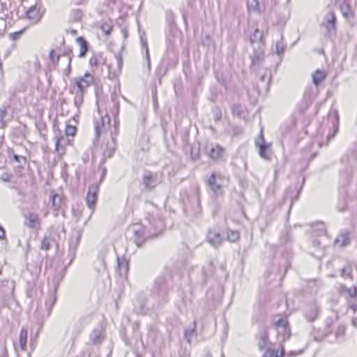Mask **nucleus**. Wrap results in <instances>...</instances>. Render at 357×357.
<instances>
[{
  "mask_svg": "<svg viewBox=\"0 0 357 357\" xmlns=\"http://www.w3.org/2000/svg\"><path fill=\"white\" fill-rule=\"evenodd\" d=\"M112 101L113 107L110 109V112L114 118V127L110 130L109 133L107 130L110 125V117L106 114L102 116L100 121H95V137L94 142H98L101 135H104V142L102 143V158L101 163H104L105 160L113 156L116 150V137L119 133L120 120L119 119V114L120 109V103L118 100L117 95H112Z\"/></svg>",
  "mask_w": 357,
  "mask_h": 357,
  "instance_id": "f257e3e1",
  "label": "nucleus"
},
{
  "mask_svg": "<svg viewBox=\"0 0 357 357\" xmlns=\"http://www.w3.org/2000/svg\"><path fill=\"white\" fill-rule=\"evenodd\" d=\"M178 200L185 213H192L193 215L200 213V188L199 185H193L189 189L181 190Z\"/></svg>",
  "mask_w": 357,
  "mask_h": 357,
  "instance_id": "f03ea898",
  "label": "nucleus"
},
{
  "mask_svg": "<svg viewBox=\"0 0 357 357\" xmlns=\"http://www.w3.org/2000/svg\"><path fill=\"white\" fill-rule=\"evenodd\" d=\"M169 289V278L161 275L155 281L153 294L158 297L159 302L165 303L167 301Z\"/></svg>",
  "mask_w": 357,
  "mask_h": 357,
  "instance_id": "7ed1b4c3",
  "label": "nucleus"
},
{
  "mask_svg": "<svg viewBox=\"0 0 357 357\" xmlns=\"http://www.w3.org/2000/svg\"><path fill=\"white\" fill-rule=\"evenodd\" d=\"M221 180L222 177L220 174L212 173L206 181V185L212 192L211 197L214 200L223 195Z\"/></svg>",
  "mask_w": 357,
  "mask_h": 357,
  "instance_id": "20e7f679",
  "label": "nucleus"
},
{
  "mask_svg": "<svg viewBox=\"0 0 357 357\" xmlns=\"http://www.w3.org/2000/svg\"><path fill=\"white\" fill-rule=\"evenodd\" d=\"M150 237L146 228L142 225H136L133 227V238L137 247H140L144 242Z\"/></svg>",
  "mask_w": 357,
  "mask_h": 357,
  "instance_id": "39448f33",
  "label": "nucleus"
},
{
  "mask_svg": "<svg viewBox=\"0 0 357 357\" xmlns=\"http://www.w3.org/2000/svg\"><path fill=\"white\" fill-rule=\"evenodd\" d=\"M275 328L278 331L279 336L282 337L281 341L283 342L289 338L291 335L290 328L288 326L287 318L281 317L275 324Z\"/></svg>",
  "mask_w": 357,
  "mask_h": 357,
  "instance_id": "423d86ee",
  "label": "nucleus"
},
{
  "mask_svg": "<svg viewBox=\"0 0 357 357\" xmlns=\"http://www.w3.org/2000/svg\"><path fill=\"white\" fill-rule=\"evenodd\" d=\"M41 220L38 214L28 212L24 214V225L29 229L38 230L40 229Z\"/></svg>",
  "mask_w": 357,
  "mask_h": 357,
  "instance_id": "0eeeda50",
  "label": "nucleus"
},
{
  "mask_svg": "<svg viewBox=\"0 0 357 357\" xmlns=\"http://www.w3.org/2000/svg\"><path fill=\"white\" fill-rule=\"evenodd\" d=\"M99 192V185L98 184L91 185L89 188L86 201L88 207L93 211L96 207L98 193Z\"/></svg>",
  "mask_w": 357,
  "mask_h": 357,
  "instance_id": "6e6552de",
  "label": "nucleus"
},
{
  "mask_svg": "<svg viewBox=\"0 0 357 357\" xmlns=\"http://www.w3.org/2000/svg\"><path fill=\"white\" fill-rule=\"evenodd\" d=\"M206 150L207 155L214 160H220L225 153L224 149L218 144H207Z\"/></svg>",
  "mask_w": 357,
  "mask_h": 357,
  "instance_id": "1a4fd4ad",
  "label": "nucleus"
},
{
  "mask_svg": "<svg viewBox=\"0 0 357 357\" xmlns=\"http://www.w3.org/2000/svg\"><path fill=\"white\" fill-rule=\"evenodd\" d=\"M336 17L334 11L329 9L328 13L324 16L322 22V25L326 28L328 33H331L335 29Z\"/></svg>",
  "mask_w": 357,
  "mask_h": 357,
  "instance_id": "9d476101",
  "label": "nucleus"
},
{
  "mask_svg": "<svg viewBox=\"0 0 357 357\" xmlns=\"http://www.w3.org/2000/svg\"><path fill=\"white\" fill-rule=\"evenodd\" d=\"M93 77L89 73H86L82 77L76 78L74 80L75 85L78 88L79 91L85 92V89L93 82Z\"/></svg>",
  "mask_w": 357,
  "mask_h": 357,
  "instance_id": "9b49d317",
  "label": "nucleus"
},
{
  "mask_svg": "<svg viewBox=\"0 0 357 357\" xmlns=\"http://www.w3.org/2000/svg\"><path fill=\"white\" fill-rule=\"evenodd\" d=\"M206 239L208 243L215 248L220 246L223 241L219 231L215 229L208 230Z\"/></svg>",
  "mask_w": 357,
  "mask_h": 357,
  "instance_id": "f8f14e48",
  "label": "nucleus"
},
{
  "mask_svg": "<svg viewBox=\"0 0 357 357\" xmlns=\"http://www.w3.org/2000/svg\"><path fill=\"white\" fill-rule=\"evenodd\" d=\"M255 146L259 149V154L261 158L266 160H270L271 158V145L266 142H260L255 140Z\"/></svg>",
  "mask_w": 357,
  "mask_h": 357,
  "instance_id": "ddd939ff",
  "label": "nucleus"
},
{
  "mask_svg": "<svg viewBox=\"0 0 357 357\" xmlns=\"http://www.w3.org/2000/svg\"><path fill=\"white\" fill-rule=\"evenodd\" d=\"M351 242L350 234L347 231H341L336 237L334 245L337 248H344L347 246Z\"/></svg>",
  "mask_w": 357,
  "mask_h": 357,
  "instance_id": "4468645a",
  "label": "nucleus"
},
{
  "mask_svg": "<svg viewBox=\"0 0 357 357\" xmlns=\"http://www.w3.org/2000/svg\"><path fill=\"white\" fill-rule=\"evenodd\" d=\"M357 268V264L354 261H347L340 270V275L344 279L353 280V271Z\"/></svg>",
  "mask_w": 357,
  "mask_h": 357,
  "instance_id": "2eb2a0df",
  "label": "nucleus"
},
{
  "mask_svg": "<svg viewBox=\"0 0 357 357\" xmlns=\"http://www.w3.org/2000/svg\"><path fill=\"white\" fill-rule=\"evenodd\" d=\"M104 330L102 328H95L90 334L89 340L91 344L99 345L105 340Z\"/></svg>",
  "mask_w": 357,
  "mask_h": 357,
  "instance_id": "dca6fc26",
  "label": "nucleus"
},
{
  "mask_svg": "<svg viewBox=\"0 0 357 357\" xmlns=\"http://www.w3.org/2000/svg\"><path fill=\"white\" fill-rule=\"evenodd\" d=\"M264 59V45L260 44L257 50H255L251 56V64L252 66H259Z\"/></svg>",
  "mask_w": 357,
  "mask_h": 357,
  "instance_id": "f3484780",
  "label": "nucleus"
},
{
  "mask_svg": "<svg viewBox=\"0 0 357 357\" xmlns=\"http://www.w3.org/2000/svg\"><path fill=\"white\" fill-rule=\"evenodd\" d=\"M271 79V73H266L263 74L259 79V82L257 84V88L259 91H268L270 86Z\"/></svg>",
  "mask_w": 357,
  "mask_h": 357,
  "instance_id": "a211bd4d",
  "label": "nucleus"
},
{
  "mask_svg": "<svg viewBox=\"0 0 357 357\" xmlns=\"http://www.w3.org/2000/svg\"><path fill=\"white\" fill-rule=\"evenodd\" d=\"M347 192L344 188L340 190L339 197L337 204V210L339 212H344L347 208Z\"/></svg>",
  "mask_w": 357,
  "mask_h": 357,
  "instance_id": "6ab92c4d",
  "label": "nucleus"
},
{
  "mask_svg": "<svg viewBox=\"0 0 357 357\" xmlns=\"http://www.w3.org/2000/svg\"><path fill=\"white\" fill-rule=\"evenodd\" d=\"M81 238V233L77 231L76 233V236L74 240V237H73L70 241L69 245V256L70 257V260L69 262V264L73 261L74 258L75 257V252L77 245L79 243V241Z\"/></svg>",
  "mask_w": 357,
  "mask_h": 357,
  "instance_id": "aec40b11",
  "label": "nucleus"
},
{
  "mask_svg": "<svg viewBox=\"0 0 357 357\" xmlns=\"http://www.w3.org/2000/svg\"><path fill=\"white\" fill-rule=\"evenodd\" d=\"M146 219L148 220L150 225L155 230H160L162 229L163 226L162 221L153 213H147L146 215Z\"/></svg>",
  "mask_w": 357,
  "mask_h": 357,
  "instance_id": "412c9836",
  "label": "nucleus"
},
{
  "mask_svg": "<svg viewBox=\"0 0 357 357\" xmlns=\"http://www.w3.org/2000/svg\"><path fill=\"white\" fill-rule=\"evenodd\" d=\"M330 117H333L332 120V124H333V132L327 136V141L328 142L331 139L334 137L335 134L337 132L338 130V126H339V116L338 113L337 111H334L333 112H331L329 114Z\"/></svg>",
  "mask_w": 357,
  "mask_h": 357,
  "instance_id": "4be33fe9",
  "label": "nucleus"
},
{
  "mask_svg": "<svg viewBox=\"0 0 357 357\" xmlns=\"http://www.w3.org/2000/svg\"><path fill=\"white\" fill-rule=\"evenodd\" d=\"M69 143V139L63 136L56 137L55 150L59 155H62L65 153V147Z\"/></svg>",
  "mask_w": 357,
  "mask_h": 357,
  "instance_id": "5701e85b",
  "label": "nucleus"
},
{
  "mask_svg": "<svg viewBox=\"0 0 357 357\" xmlns=\"http://www.w3.org/2000/svg\"><path fill=\"white\" fill-rule=\"evenodd\" d=\"M248 8L250 11L261 14L264 11L265 7L259 3V0H248Z\"/></svg>",
  "mask_w": 357,
  "mask_h": 357,
  "instance_id": "b1692460",
  "label": "nucleus"
},
{
  "mask_svg": "<svg viewBox=\"0 0 357 357\" xmlns=\"http://www.w3.org/2000/svg\"><path fill=\"white\" fill-rule=\"evenodd\" d=\"M143 183L145 185V188L147 190L154 188L158 185L156 176H153L151 174L144 175Z\"/></svg>",
  "mask_w": 357,
  "mask_h": 357,
  "instance_id": "393cba45",
  "label": "nucleus"
},
{
  "mask_svg": "<svg viewBox=\"0 0 357 357\" xmlns=\"http://www.w3.org/2000/svg\"><path fill=\"white\" fill-rule=\"evenodd\" d=\"M26 14L27 18L34 22H37L40 18V10L36 6H31Z\"/></svg>",
  "mask_w": 357,
  "mask_h": 357,
  "instance_id": "a878e982",
  "label": "nucleus"
},
{
  "mask_svg": "<svg viewBox=\"0 0 357 357\" xmlns=\"http://www.w3.org/2000/svg\"><path fill=\"white\" fill-rule=\"evenodd\" d=\"M76 41L80 47V52L79 54V57H84L89 50V44L83 37H78L76 39Z\"/></svg>",
  "mask_w": 357,
  "mask_h": 357,
  "instance_id": "bb28decb",
  "label": "nucleus"
},
{
  "mask_svg": "<svg viewBox=\"0 0 357 357\" xmlns=\"http://www.w3.org/2000/svg\"><path fill=\"white\" fill-rule=\"evenodd\" d=\"M28 338V331L27 328L22 327L20 334V346L22 350L25 351L26 349V343Z\"/></svg>",
  "mask_w": 357,
  "mask_h": 357,
  "instance_id": "cd10ccee",
  "label": "nucleus"
},
{
  "mask_svg": "<svg viewBox=\"0 0 357 357\" xmlns=\"http://www.w3.org/2000/svg\"><path fill=\"white\" fill-rule=\"evenodd\" d=\"M312 247L315 248V250L312 252V255L317 258L321 257L324 255L323 249L321 246V242L319 240L314 239L312 241Z\"/></svg>",
  "mask_w": 357,
  "mask_h": 357,
  "instance_id": "c85d7f7f",
  "label": "nucleus"
},
{
  "mask_svg": "<svg viewBox=\"0 0 357 357\" xmlns=\"http://www.w3.org/2000/svg\"><path fill=\"white\" fill-rule=\"evenodd\" d=\"M52 206L54 210H59L63 204V198L58 194L51 195Z\"/></svg>",
  "mask_w": 357,
  "mask_h": 357,
  "instance_id": "c756f323",
  "label": "nucleus"
},
{
  "mask_svg": "<svg viewBox=\"0 0 357 357\" xmlns=\"http://www.w3.org/2000/svg\"><path fill=\"white\" fill-rule=\"evenodd\" d=\"M312 82L314 84L315 86H319L321 82L325 79L326 74L320 70H317L313 74H312Z\"/></svg>",
  "mask_w": 357,
  "mask_h": 357,
  "instance_id": "7c9ffc66",
  "label": "nucleus"
},
{
  "mask_svg": "<svg viewBox=\"0 0 357 357\" xmlns=\"http://www.w3.org/2000/svg\"><path fill=\"white\" fill-rule=\"evenodd\" d=\"M263 331V334L261 335L258 342V346L260 350H263L266 347L268 339L267 328H264Z\"/></svg>",
  "mask_w": 357,
  "mask_h": 357,
  "instance_id": "2f4dec72",
  "label": "nucleus"
},
{
  "mask_svg": "<svg viewBox=\"0 0 357 357\" xmlns=\"http://www.w3.org/2000/svg\"><path fill=\"white\" fill-rule=\"evenodd\" d=\"M191 326H192V327H189L188 328L185 330V333H184V338L189 344L191 343V339H192L193 333L195 331V328H196L195 321H194L192 323Z\"/></svg>",
  "mask_w": 357,
  "mask_h": 357,
  "instance_id": "473e14b6",
  "label": "nucleus"
},
{
  "mask_svg": "<svg viewBox=\"0 0 357 357\" xmlns=\"http://www.w3.org/2000/svg\"><path fill=\"white\" fill-rule=\"evenodd\" d=\"M8 107L3 105L0 107V128H3L6 126L7 121L6 118L8 115Z\"/></svg>",
  "mask_w": 357,
  "mask_h": 357,
  "instance_id": "72a5a7b5",
  "label": "nucleus"
},
{
  "mask_svg": "<svg viewBox=\"0 0 357 357\" xmlns=\"http://www.w3.org/2000/svg\"><path fill=\"white\" fill-rule=\"evenodd\" d=\"M345 298L350 302V301L353 298H357V287L356 286H352L348 288L346 294L344 296Z\"/></svg>",
  "mask_w": 357,
  "mask_h": 357,
  "instance_id": "f704fd0d",
  "label": "nucleus"
},
{
  "mask_svg": "<svg viewBox=\"0 0 357 357\" xmlns=\"http://www.w3.org/2000/svg\"><path fill=\"white\" fill-rule=\"evenodd\" d=\"M227 240L230 242H236L239 238L240 234L237 230L227 229Z\"/></svg>",
  "mask_w": 357,
  "mask_h": 357,
  "instance_id": "c9c22d12",
  "label": "nucleus"
},
{
  "mask_svg": "<svg viewBox=\"0 0 357 357\" xmlns=\"http://www.w3.org/2000/svg\"><path fill=\"white\" fill-rule=\"evenodd\" d=\"M84 93V92L79 91H77L75 93V96L74 98V105L75 106V107L77 108L78 110H79V107L81 106V105L83 102Z\"/></svg>",
  "mask_w": 357,
  "mask_h": 357,
  "instance_id": "e433bc0d",
  "label": "nucleus"
},
{
  "mask_svg": "<svg viewBox=\"0 0 357 357\" xmlns=\"http://www.w3.org/2000/svg\"><path fill=\"white\" fill-rule=\"evenodd\" d=\"M262 35L260 33L259 30L257 28L254 32L250 35V41L251 44H254L257 41H259V45L261 44Z\"/></svg>",
  "mask_w": 357,
  "mask_h": 357,
  "instance_id": "4c0bfd02",
  "label": "nucleus"
},
{
  "mask_svg": "<svg viewBox=\"0 0 357 357\" xmlns=\"http://www.w3.org/2000/svg\"><path fill=\"white\" fill-rule=\"evenodd\" d=\"M314 99V95L312 92V89L311 86H308L305 88L304 93H303V100L312 102V100Z\"/></svg>",
  "mask_w": 357,
  "mask_h": 357,
  "instance_id": "58836bf2",
  "label": "nucleus"
},
{
  "mask_svg": "<svg viewBox=\"0 0 357 357\" xmlns=\"http://www.w3.org/2000/svg\"><path fill=\"white\" fill-rule=\"evenodd\" d=\"M82 17V12L80 9H75L70 13V18L72 21L79 22Z\"/></svg>",
  "mask_w": 357,
  "mask_h": 357,
  "instance_id": "ea45409f",
  "label": "nucleus"
},
{
  "mask_svg": "<svg viewBox=\"0 0 357 357\" xmlns=\"http://www.w3.org/2000/svg\"><path fill=\"white\" fill-rule=\"evenodd\" d=\"M345 326L343 325L339 326L335 331V338L337 342H341L343 340Z\"/></svg>",
  "mask_w": 357,
  "mask_h": 357,
  "instance_id": "a19ab883",
  "label": "nucleus"
},
{
  "mask_svg": "<svg viewBox=\"0 0 357 357\" xmlns=\"http://www.w3.org/2000/svg\"><path fill=\"white\" fill-rule=\"evenodd\" d=\"M317 315V310L315 307H312L310 310L305 314L307 320L310 322L313 321Z\"/></svg>",
  "mask_w": 357,
  "mask_h": 357,
  "instance_id": "79ce46f5",
  "label": "nucleus"
},
{
  "mask_svg": "<svg viewBox=\"0 0 357 357\" xmlns=\"http://www.w3.org/2000/svg\"><path fill=\"white\" fill-rule=\"evenodd\" d=\"M312 102L303 100L301 103L298 105V112L302 114H303L310 107Z\"/></svg>",
  "mask_w": 357,
  "mask_h": 357,
  "instance_id": "37998d69",
  "label": "nucleus"
},
{
  "mask_svg": "<svg viewBox=\"0 0 357 357\" xmlns=\"http://www.w3.org/2000/svg\"><path fill=\"white\" fill-rule=\"evenodd\" d=\"M67 52L68 51L63 54L56 55L54 52V50H52L50 52V59L54 64H56L59 62L60 56H66Z\"/></svg>",
  "mask_w": 357,
  "mask_h": 357,
  "instance_id": "c03bdc74",
  "label": "nucleus"
},
{
  "mask_svg": "<svg viewBox=\"0 0 357 357\" xmlns=\"http://www.w3.org/2000/svg\"><path fill=\"white\" fill-rule=\"evenodd\" d=\"M275 47H276V52L278 55H281L283 54L286 46L284 44L282 39H281L280 40H279L276 43Z\"/></svg>",
  "mask_w": 357,
  "mask_h": 357,
  "instance_id": "a18cd8bd",
  "label": "nucleus"
},
{
  "mask_svg": "<svg viewBox=\"0 0 357 357\" xmlns=\"http://www.w3.org/2000/svg\"><path fill=\"white\" fill-rule=\"evenodd\" d=\"M66 56L68 57V67L67 69L65 71V73L66 75H68L71 70V61L72 58L73 56V52L71 50H69L68 52L66 53Z\"/></svg>",
  "mask_w": 357,
  "mask_h": 357,
  "instance_id": "49530a36",
  "label": "nucleus"
},
{
  "mask_svg": "<svg viewBox=\"0 0 357 357\" xmlns=\"http://www.w3.org/2000/svg\"><path fill=\"white\" fill-rule=\"evenodd\" d=\"M212 113L213 114L214 119L216 121H218L222 118V111L219 107H214L212 109Z\"/></svg>",
  "mask_w": 357,
  "mask_h": 357,
  "instance_id": "de8ad7c7",
  "label": "nucleus"
},
{
  "mask_svg": "<svg viewBox=\"0 0 357 357\" xmlns=\"http://www.w3.org/2000/svg\"><path fill=\"white\" fill-rule=\"evenodd\" d=\"M50 248V240L45 236L40 243V249L44 250H48Z\"/></svg>",
  "mask_w": 357,
  "mask_h": 357,
  "instance_id": "09e8293b",
  "label": "nucleus"
},
{
  "mask_svg": "<svg viewBox=\"0 0 357 357\" xmlns=\"http://www.w3.org/2000/svg\"><path fill=\"white\" fill-rule=\"evenodd\" d=\"M117 262H118V268H119V271L121 272V275H123V273H126L128 271V264L124 262H121L120 259L117 258Z\"/></svg>",
  "mask_w": 357,
  "mask_h": 357,
  "instance_id": "8fccbe9b",
  "label": "nucleus"
},
{
  "mask_svg": "<svg viewBox=\"0 0 357 357\" xmlns=\"http://www.w3.org/2000/svg\"><path fill=\"white\" fill-rule=\"evenodd\" d=\"M76 132V128L73 126L68 125L66 128V135L67 136H74Z\"/></svg>",
  "mask_w": 357,
  "mask_h": 357,
  "instance_id": "3c124183",
  "label": "nucleus"
},
{
  "mask_svg": "<svg viewBox=\"0 0 357 357\" xmlns=\"http://www.w3.org/2000/svg\"><path fill=\"white\" fill-rule=\"evenodd\" d=\"M347 289L348 287H347L346 285L343 284H339L338 286L337 287V291L342 296H344L346 294Z\"/></svg>",
  "mask_w": 357,
  "mask_h": 357,
  "instance_id": "603ef678",
  "label": "nucleus"
},
{
  "mask_svg": "<svg viewBox=\"0 0 357 357\" xmlns=\"http://www.w3.org/2000/svg\"><path fill=\"white\" fill-rule=\"evenodd\" d=\"M341 179L342 180L343 185L348 183L351 180L350 173L347 172L344 174H341Z\"/></svg>",
  "mask_w": 357,
  "mask_h": 357,
  "instance_id": "864d4df0",
  "label": "nucleus"
},
{
  "mask_svg": "<svg viewBox=\"0 0 357 357\" xmlns=\"http://www.w3.org/2000/svg\"><path fill=\"white\" fill-rule=\"evenodd\" d=\"M144 46L146 49V60H147V63H148V66L149 68L151 66V61H150V56H149V53L148 45H147L146 42L144 43Z\"/></svg>",
  "mask_w": 357,
  "mask_h": 357,
  "instance_id": "5fc2aeb1",
  "label": "nucleus"
},
{
  "mask_svg": "<svg viewBox=\"0 0 357 357\" xmlns=\"http://www.w3.org/2000/svg\"><path fill=\"white\" fill-rule=\"evenodd\" d=\"M115 57H116V62H117L119 67L121 68V66L123 65V59H122L121 56L120 54H116Z\"/></svg>",
  "mask_w": 357,
  "mask_h": 357,
  "instance_id": "6e6d98bb",
  "label": "nucleus"
},
{
  "mask_svg": "<svg viewBox=\"0 0 357 357\" xmlns=\"http://www.w3.org/2000/svg\"><path fill=\"white\" fill-rule=\"evenodd\" d=\"M89 64L91 66H97L98 65V59L96 56H93L90 59H89Z\"/></svg>",
  "mask_w": 357,
  "mask_h": 357,
  "instance_id": "4d7b16f0",
  "label": "nucleus"
},
{
  "mask_svg": "<svg viewBox=\"0 0 357 357\" xmlns=\"http://www.w3.org/2000/svg\"><path fill=\"white\" fill-rule=\"evenodd\" d=\"M349 307L354 312H356L357 311V300L352 303L349 302Z\"/></svg>",
  "mask_w": 357,
  "mask_h": 357,
  "instance_id": "13d9d810",
  "label": "nucleus"
},
{
  "mask_svg": "<svg viewBox=\"0 0 357 357\" xmlns=\"http://www.w3.org/2000/svg\"><path fill=\"white\" fill-rule=\"evenodd\" d=\"M21 36V32H15L13 33H10V37L12 40H15L18 39Z\"/></svg>",
  "mask_w": 357,
  "mask_h": 357,
  "instance_id": "bf43d9fd",
  "label": "nucleus"
},
{
  "mask_svg": "<svg viewBox=\"0 0 357 357\" xmlns=\"http://www.w3.org/2000/svg\"><path fill=\"white\" fill-rule=\"evenodd\" d=\"M240 106L239 105H234L232 108V110H233V113L234 114H236L237 115H240L241 114V110H240Z\"/></svg>",
  "mask_w": 357,
  "mask_h": 357,
  "instance_id": "052dcab7",
  "label": "nucleus"
},
{
  "mask_svg": "<svg viewBox=\"0 0 357 357\" xmlns=\"http://www.w3.org/2000/svg\"><path fill=\"white\" fill-rule=\"evenodd\" d=\"M351 155L354 159H357V144L354 145V147L351 151Z\"/></svg>",
  "mask_w": 357,
  "mask_h": 357,
  "instance_id": "680f3d73",
  "label": "nucleus"
},
{
  "mask_svg": "<svg viewBox=\"0 0 357 357\" xmlns=\"http://www.w3.org/2000/svg\"><path fill=\"white\" fill-rule=\"evenodd\" d=\"M13 158L17 162H20L21 160H23L24 162H26V158H25L21 157V156H20L18 155H13Z\"/></svg>",
  "mask_w": 357,
  "mask_h": 357,
  "instance_id": "e2e57ef3",
  "label": "nucleus"
},
{
  "mask_svg": "<svg viewBox=\"0 0 357 357\" xmlns=\"http://www.w3.org/2000/svg\"><path fill=\"white\" fill-rule=\"evenodd\" d=\"M333 324V318L328 317L326 320V325L328 328L331 327Z\"/></svg>",
  "mask_w": 357,
  "mask_h": 357,
  "instance_id": "0e129e2a",
  "label": "nucleus"
},
{
  "mask_svg": "<svg viewBox=\"0 0 357 357\" xmlns=\"http://www.w3.org/2000/svg\"><path fill=\"white\" fill-rule=\"evenodd\" d=\"M102 29L106 34H109L111 31V28L108 25H103Z\"/></svg>",
  "mask_w": 357,
  "mask_h": 357,
  "instance_id": "69168bd1",
  "label": "nucleus"
},
{
  "mask_svg": "<svg viewBox=\"0 0 357 357\" xmlns=\"http://www.w3.org/2000/svg\"><path fill=\"white\" fill-rule=\"evenodd\" d=\"M257 140H259L260 142H265L264 137L263 135V130L261 129L260 131V133L259 135L258 139Z\"/></svg>",
  "mask_w": 357,
  "mask_h": 357,
  "instance_id": "338daca9",
  "label": "nucleus"
},
{
  "mask_svg": "<svg viewBox=\"0 0 357 357\" xmlns=\"http://www.w3.org/2000/svg\"><path fill=\"white\" fill-rule=\"evenodd\" d=\"M272 356H273V352L271 351L269 349L266 350L263 355V357H272Z\"/></svg>",
  "mask_w": 357,
  "mask_h": 357,
  "instance_id": "774afa93",
  "label": "nucleus"
}]
</instances>
